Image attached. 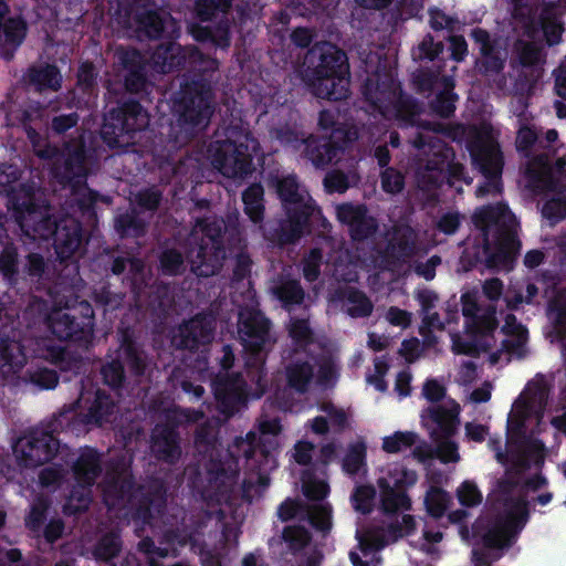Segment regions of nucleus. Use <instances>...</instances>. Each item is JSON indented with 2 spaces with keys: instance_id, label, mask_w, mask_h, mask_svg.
Returning <instances> with one entry per match:
<instances>
[{
  "instance_id": "53",
  "label": "nucleus",
  "mask_w": 566,
  "mask_h": 566,
  "mask_svg": "<svg viewBox=\"0 0 566 566\" xmlns=\"http://www.w3.org/2000/svg\"><path fill=\"white\" fill-rule=\"evenodd\" d=\"M455 96L450 92L442 94L436 105L437 112L442 116H449L454 109Z\"/></svg>"
},
{
  "instance_id": "4",
  "label": "nucleus",
  "mask_w": 566,
  "mask_h": 566,
  "mask_svg": "<svg viewBox=\"0 0 566 566\" xmlns=\"http://www.w3.org/2000/svg\"><path fill=\"white\" fill-rule=\"evenodd\" d=\"M462 312L467 317V329L463 335H452V349L455 354H480L491 347L495 323L491 314H479L478 295L475 292L462 296Z\"/></svg>"
},
{
  "instance_id": "3",
  "label": "nucleus",
  "mask_w": 566,
  "mask_h": 566,
  "mask_svg": "<svg viewBox=\"0 0 566 566\" xmlns=\"http://www.w3.org/2000/svg\"><path fill=\"white\" fill-rule=\"evenodd\" d=\"M531 182L534 187L545 189L542 207L543 218L554 224L566 218V159L556 160L555 167H549L544 159H538L527 169Z\"/></svg>"
},
{
  "instance_id": "23",
  "label": "nucleus",
  "mask_w": 566,
  "mask_h": 566,
  "mask_svg": "<svg viewBox=\"0 0 566 566\" xmlns=\"http://www.w3.org/2000/svg\"><path fill=\"white\" fill-rule=\"evenodd\" d=\"M52 504L51 497H35L24 517L25 528L35 536H39L48 517Z\"/></svg>"
},
{
  "instance_id": "43",
  "label": "nucleus",
  "mask_w": 566,
  "mask_h": 566,
  "mask_svg": "<svg viewBox=\"0 0 566 566\" xmlns=\"http://www.w3.org/2000/svg\"><path fill=\"white\" fill-rule=\"evenodd\" d=\"M277 296L286 304L301 302L303 292L296 282H287L276 290Z\"/></svg>"
},
{
  "instance_id": "47",
  "label": "nucleus",
  "mask_w": 566,
  "mask_h": 566,
  "mask_svg": "<svg viewBox=\"0 0 566 566\" xmlns=\"http://www.w3.org/2000/svg\"><path fill=\"white\" fill-rule=\"evenodd\" d=\"M436 452L437 457L444 463L457 462L460 459L457 446L451 441H441Z\"/></svg>"
},
{
  "instance_id": "42",
  "label": "nucleus",
  "mask_w": 566,
  "mask_h": 566,
  "mask_svg": "<svg viewBox=\"0 0 566 566\" xmlns=\"http://www.w3.org/2000/svg\"><path fill=\"white\" fill-rule=\"evenodd\" d=\"M66 502L62 505V512L69 516H78L90 510L95 497H65Z\"/></svg>"
},
{
  "instance_id": "62",
  "label": "nucleus",
  "mask_w": 566,
  "mask_h": 566,
  "mask_svg": "<svg viewBox=\"0 0 566 566\" xmlns=\"http://www.w3.org/2000/svg\"><path fill=\"white\" fill-rule=\"evenodd\" d=\"M452 19L447 17L442 11L440 10H431L430 11V24L434 29H443V28H451L452 25Z\"/></svg>"
},
{
  "instance_id": "41",
  "label": "nucleus",
  "mask_w": 566,
  "mask_h": 566,
  "mask_svg": "<svg viewBox=\"0 0 566 566\" xmlns=\"http://www.w3.org/2000/svg\"><path fill=\"white\" fill-rule=\"evenodd\" d=\"M97 553L99 557L106 560L116 558L120 553V545L116 536L111 533L103 536L97 544Z\"/></svg>"
},
{
  "instance_id": "17",
  "label": "nucleus",
  "mask_w": 566,
  "mask_h": 566,
  "mask_svg": "<svg viewBox=\"0 0 566 566\" xmlns=\"http://www.w3.org/2000/svg\"><path fill=\"white\" fill-rule=\"evenodd\" d=\"M336 212L338 220L350 227L356 239L366 237L374 229V220L366 217L361 207L342 205L337 207Z\"/></svg>"
},
{
  "instance_id": "39",
  "label": "nucleus",
  "mask_w": 566,
  "mask_h": 566,
  "mask_svg": "<svg viewBox=\"0 0 566 566\" xmlns=\"http://www.w3.org/2000/svg\"><path fill=\"white\" fill-rule=\"evenodd\" d=\"M286 375L290 386L301 391L305 389L310 381L312 377V369L306 364H295L289 367Z\"/></svg>"
},
{
  "instance_id": "56",
  "label": "nucleus",
  "mask_w": 566,
  "mask_h": 566,
  "mask_svg": "<svg viewBox=\"0 0 566 566\" xmlns=\"http://www.w3.org/2000/svg\"><path fill=\"white\" fill-rule=\"evenodd\" d=\"M321 260V254L317 251H313L306 259L304 264V275L308 281L317 279L318 272L317 266Z\"/></svg>"
},
{
  "instance_id": "45",
  "label": "nucleus",
  "mask_w": 566,
  "mask_h": 566,
  "mask_svg": "<svg viewBox=\"0 0 566 566\" xmlns=\"http://www.w3.org/2000/svg\"><path fill=\"white\" fill-rule=\"evenodd\" d=\"M216 397L222 402L226 401H239L242 398L243 391L241 385L232 384L229 388L226 385L217 384L214 387Z\"/></svg>"
},
{
  "instance_id": "12",
  "label": "nucleus",
  "mask_w": 566,
  "mask_h": 566,
  "mask_svg": "<svg viewBox=\"0 0 566 566\" xmlns=\"http://www.w3.org/2000/svg\"><path fill=\"white\" fill-rule=\"evenodd\" d=\"M412 510V497H379V511L389 521L387 530L395 538L411 536L417 530Z\"/></svg>"
},
{
  "instance_id": "6",
  "label": "nucleus",
  "mask_w": 566,
  "mask_h": 566,
  "mask_svg": "<svg viewBox=\"0 0 566 566\" xmlns=\"http://www.w3.org/2000/svg\"><path fill=\"white\" fill-rule=\"evenodd\" d=\"M321 51V63L310 80L313 92L322 98L340 99L348 90L345 55L331 44L324 45Z\"/></svg>"
},
{
  "instance_id": "34",
  "label": "nucleus",
  "mask_w": 566,
  "mask_h": 566,
  "mask_svg": "<svg viewBox=\"0 0 566 566\" xmlns=\"http://www.w3.org/2000/svg\"><path fill=\"white\" fill-rule=\"evenodd\" d=\"M416 442L413 432L398 431L382 439V450L387 453H397L407 450Z\"/></svg>"
},
{
  "instance_id": "1",
  "label": "nucleus",
  "mask_w": 566,
  "mask_h": 566,
  "mask_svg": "<svg viewBox=\"0 0 566 566\" xmlns=\"http://www.w3.org/2000/svg\"><path fill=\"white\" fill-rule=\"evenodd\" d=\"M461 509L449 511L453 497H423L427 513L434 520L447 515L448 524L458 525L462 541L481 545L489 551L509 549L521 536L531 517V504H548L553 497H485L484 506L470 527L468 510L482 504L483 497H457Z\"/></svg>"
},
{
  "instance_id": "22",
  "label": "nucleus",
  "mask_w": 566,
  "mask_h": 566,
  "mask_svg": "<svg viewBox=\"0 0 566 566\" xmlns=\"http://www.w3.org/2000/svg\"><path fill=\"white\" fill-rule=\"evenodd\" d=\"M98 472V457L93 449H86L82 452L74 468L73 476L78 484H92Z\"/></svg>"
},
{
  "instance_id": "7",
  "label": "nucleus",
  "mask_w": 566,
  "mask_h": 566,
  "mask_svg": "<svg viewBox=\"0 0 566 566\" xmlns=\"http://www.w3.org/2000/svg\"><path fill=\"white\" fill-rule=\"evenodd\" d=\"M223 221L214 220L210 223H198L192 232V240L202 239V243L189 253L192 271L200 276H210L221 268L224 253L221 251L218 237L221 233Z\"/></svg>"
},
{
  "instance_id": "9",
  "label": "nucleus",
  "mask_w": 566,
  "mask_h": 566,
  "mask_svg": "<svg viewBox=\"0 0 566 566\" xmlns=\"http://www.w3.org/2000/svg\"><path fill=\"white\" fill-rule=\"evenodd\" d=\"M277 192L289 214V223L292 229V233L283 239L284 242H289L301 235L303 223L313 213L314 208L307 192L293 176H287L279 181Z\"/></svg>"
},
{
  "instance_id": "37",
  "label": "nucleus",
  "mask_w": 566,
  "mask_h": 566,
  "mask_svg": "<svg viewBox=\"0 0 566 566\" xmlns=\"http://www.w3.org/2000/svg\"><path fill=\"white\" fill-rule=\"evenodd\" d=\"M302 483L305 495H327L331 491L329 484L322 473L307 472L304 474Z\"/></svg>"
},
{
  "instance_id": "28",
  "label": "nucleus",
  "mask_w": 566,
  "mask_h": 566,
  "mask_svg": "<svg viewBox=\"0 0 566 566\" xmlns=\"http://www.w3.org/2000/svg\"><path fill=\"white\" fill-rule=\"evenodd\" d=\"M153 450L160 458L174 460L179 454L175 434L171 431L163 432L156 429Z\"/></svg>"
},
{
  "instance_id": "5",
  "label": "nucleus",
  "mask_w": 566,
  "mask_h": 566,
  "mask_svg": "<svg viewBox=\"0 0 566 566\" xmlns=\"http://www.w3.org/2000/svg\"><path fill=\"white\" fill-rule=\"evenodd\" d=\"M258 143L243 132L231 130L229 139L217 142L210 149L212 165L226 177H242L250 170Z\"/></svg>"
},
{
  "instance_id": "55",
  "label": "nucleus",
  "mask_w": 566,
  "mask_h": 566,
  "mask_svg": "<svg viewBox=\"0 0 566 566\" xmlns=\"http://www.w3.org/2000/svg\"><path fill=\"white\" fill-rule=\"evenodd\" d=\"M181 262L180 254L175 251L165 252L161 256V266L168 273H176Z\"/></svg>"
},
{
  "instance_id": "57",
  "label": "nucleus",
  "mask_w": 566,
  "mask_h": 566,
  "mask_svg": "<svg viewBox=\"0 0 566 566\" xmlns=\"http://www.w3.org/2000/svg\"><path fill=\"white\" fill-rule=\"evenodd\" d=\"M314 447L308 442H298L294 448L293 458L300 464H306L312 458Z\"/></svg>"
},
{
  "instance_id": "52",
  "label": "nucleus",
  "mask_w": 566,
  "mask_h": 566,
  "mask_svg": "<svg viewBox=\"0 0 566 566\" xmlns=\"http://www.w3.org/2000/svg\"><path fill=\"white\" fill-rule=\"evenodd\" d=\"M388 366L382 359L375 361V376H368V382L373 384L379 391H385L387 388L386 382L382 380V376L386 374Z\"/></svg>"
},
{
  "instance_id": "46",
  "label": "nucleus",
  "mask_w": 566,
  "mask_h": 566,
  "mask_svg": "<svg viewBox=\"0 0 566 566\" xmlns=\"http://www.w3.org/2000/svg\"><path fill=\"white\" fill-rule=\"evenodd\" d=\"M385 317L388 323L401 328L408 327L411 322V314L398 307H390Z\"/></svg>"
},
{
  "instance_id": "14",
  "label": "nucleus",
  "mask_w": 566,
  "mask_h": 566,
  "mask_svg": "<svg viewBox=\"0 0 566 566\" xmlns=\"http://www.w3.org/2000/svg\"><path fill=\"white\" fill-rule=\"evenodd\" d=\"M39 214L33 210H28L22 217L21 227L29 234V228L33 227L34 235L41 238H48L53 232L57 235V241L61 243L64 233L59 228L54 229L55 223L51 219L41 220L38 222ZM80 233L77 227H74L72 235L65 241L63 245H59V254L62 258H67L72 254L80 245Z\"/></svg>"
},
{
  "instance_id": "61",
  "label": "nucleus",
  "mask_w": 566,
  "mask_h": 566,
  "mask_svg": "<svg viewBox=\"0 0 566 566\" xmlns=\"http://www.w3.org/2000/svg\"><path fill=\"white\" fill-rule=\"evenodd\" d=\"M377 497H350L352 506L356 512H361L363 514L371 513Z\"/></svg>"
},
{
  "instance_id": "51",
  "label": "nucleus",
  "mask_w": 566,
  "mask_h": 566,
  "mask_svg": "<svg viewBox=\"0 0 566 566\" xmlns=\"http://www.w3.org/2000/svg\"><path fill=\"white\" fill-rule=\"evenodd\" d=\"M382 187L387 192L395 193L402 188V177L395 170H386L382 174Z\"/></svg>"
},
{
  "instance_id": "64",
  "label": "nucleus",
  "mask_w": 566,
  "mask_h": 566,
  "mask_svg": "<svg viewBox=\"0 0 566 566\" xmlns=\"http://www.w3.org/2000/svg\"><path fill=\"white\" fill-rule=\"evenodd\" d=\"M492 386L489 382L483 384L478 389L473 390L470 395V401L472 402H485L491 398Z\"/></svg>"
},
{
  "instance_id": "38",
  "label": "nucleus",
  "mask_w": 566,
  "mask_h": 566,
  "mask_svg": "<svg viewBox=\"0 0 566 566\" xmlns=\"http://www.w3.org/2000/svg\"><path fill=\"white\" fill-rule=\"evenodd\" d=\"M114 410L113 403L109 401L108 396L97 392L94 407L88 415V422L102 424L108 421Z\"/></svg>"
},
{
  "instance_id": "15",
  "label": "nucleus",
  "mask_w": 566,
  "mask_h": 566,
  "mask_svg": "<svg viewBox=\"0 0 566 566\" xmlns=\"http://www.w3.org/2000/svg\"><path fill=\"white\" fill-rule=\"evenodd\" d=\"M268 331L269 323L261 314H240L239 333L245 346L251 348V350L261 349L266 342Z\"/></svg>"
},
{
  "instance_id": "49",
  "label": "nucleus",
  "mask_w": 566,
  "mask_h": 566,
  "mask_svg": "<svg viewBox=\"0 0 566 566\" xmlns=\"http://www.w3.org/2000/svg\"><path fill=\"white\" fill-rule=\"evenodd\" d=\"M325 187L329 192H344L347 187L346 177L338 171L328 174L325 178Z\"/></svg>"
},
{
  "instance_id": "44",
  "label": "nucleus",
  "mask_w": 566,
  "mask_h": 566,
  "mask_svg": "<svg viewBox=\"0 0 566 566\" xmlns=\"http://www.w3.org/2000/svg\"><path fill=\"white\" fill-rule=\"evenodd\" d=\"M41 532H43L45 542L52 545L63 536L65 523L60 517L51 518Z\"/></svg>"
},
{
  "instance_id": "32",
  "label": "nucleus",
  "mask_w": 566,
  "mask_h": 566,
  "mask_svg": "<svg viewBox=\"0 0 566 566\" xmlns=\"http://www.w3.org/2000/svg\"><path fill=\"white\" fill-rule=\"evenodd\" d=\"M263 188L260 185L251 186L243 193V202L245 212L253 222H258L262 218L263 203H262Z\"/></svg>"
},
{
  "instance_id": "58",
  "label": "nucleus",
  "mask_w": 566,
  "mask_h": 566,
  "mask_svg": "<svg viewBox=\"0 0 566 566\" xmlns=\"http://www.w3.org/2000/svg\"><path fill=\"white\" fill-rule=\"evenodd\" d=\"M460 224V218L458 216V213H448V214H444L439 223H438V228L447 233V234H451L453 233L457 228L459 227Z\"/></svg>"
},
{
  "instance_id": "54",
  "label": "nucleus",
  "mask_w": 566,
  "mask_h": 566,
  "mask_svg": "<svg viewBox=\"0 0 566 566\" xmlns=\"http://www.w3.org/2000/svg\"><path fill=\"white\" fill-rule=\"evenodd\" d=\"M103 376L105 381L111 386H116L120 382L123 370L118 363H112L103 368Z\"/></svg>"
},
{
  "instance_id": "60",
  "label": "nucleus",
  "mask_w": 566,
  "mask_h": 566,
  "mask_svg": "<svg viewBox=\"0 0 566 566\" xmlns=\"http://www.w3.org/2000/svg\"><path fill=\"white\" fill-rule=\"evenodd\" d=\"M444 395V388L434 380H429L423 386V396L431 401L439 400Z\"/></svg>"
},
{
  "instance_id": "13",
  "label": "nucleus",
  "mask_w": 566,
  "mask_h": 566,
  "mask_svg": "<svg viewBox=\"0 0 566 566\" xmlns=\"http://www.w3.org/2000/svg\"><path fill=\"white\" fill-rule=\"evenodd\" d=\"M460 406L453 401H446L441 407L429 408L421 416L423 426L432 437H448L459 424Z\"/></svg>"
},
{
  "instance_id": "27",
  "label": "nucleus",
  "mask_w": 566,
  "mask_h": 566,
  "mask_svg": "<svg viewBox=\"0 0 566 566\" xmlns=\"http://www.w3.org/2000/svg\"><path fill=\"white\" fill-rule=\"evenodd\" d=\"M2 371L9 373L10 370L15 371L21 368L25 363V355L22 346L17 340H10L4 343L0 347Z\"/></svg>"
},
{
  "instance_id": "2",
  "label": "nucleus",
  "mask_w": 566,
  "mask_h": 566,
  "mask_svg": "<svg viewBox=\"0 0 566 566\" xmlns=\"http://www.w3.org/2000/svg\"><path fill=\"white\" fill-rule=\"evenodd\" d=\"M535 403L536 399L528 390L514 402L507 421V444L511 453L515 450L523 453V462L538 464L544 459L545 450L534 437L541 419Z\"/></svg>"
},
{
  "instance_id": "36",
  "label": "nucleus",
  "mask_w": 566,
  "mask_h": 566,
  "mask_svg": "<svg viewBox=\"0 0 566 566\" xmlns=\"http://www.w3.org/2000/svg\"><path fill=\"white\" fill-rule=\"evenodd\" d=\"M344 306L352 316L369 315L373 308L371 303L361 293L352 290L347 291Z\"/></svg>"
},
{
  "instance_id": "8",
  "label": "nucleus",
  "mask_w": 566,
  "mask_h": 566,
  "mask_svg": "<svg viewBox=\"0 0 566 566\" xmlns=\"http://www.w3.org/2000/svg\"><path fill=\"white\" fill-rule=\"evenodd\" d=\"M472 156L489 179L485 186L479 187L476 193L482 197L489 192L500 191L499 175L502 169V158L495 142V134L490 124H483L476 132L472 146Z\"/></svg>"
},
{
  "instance_id": "48",
  "label": "nucleus",
  "mask_w": 566,
  "mask_h": 566,
  "mask_svg": "<svg viewBox=\"0 0 566 566\" xmlns=\"http://www.w3.org/2000/svg\"><path fill=\"white\" fill-rule=\"evenodd\" d=\"M31 381L35 384L41 389H51L54 388L57 384V377L54 371L43 369L35 373L31 377Z\"/></svg>"
},
{
  "instance_id": "63",
  "label": "nucleus",
  "mask_w": 566,
  "mask_h": 566,
  "mask_svg": "<svg viewBox=\"0 0 566 566\" xmlns=\"http://www.w3.org/2000/svg\"><path fill=\"white\" fill-rule=\"evenodd\" d=\"M543 31L548 44H555L560 39L563 28L559 23L549 22L543 25Z\"/></svg>"
},
{
  "instance_id": "33",
  "label": "nucleus",
  "mask_w": 566,
  "mask_h": 566,
  "mask_svg": "<svg viewBox=\"0 0 566 566\" xmlns=\"http://www.w3.org/2000/svg\"><path fill=\"white\" fill-rule=\"evenodd\" d=\"M473 38L480 43L481 53L484 55L485 64L492 70H499L502 67L503 54L499 51H494L489 43V35L483 30H474L472 32Z\"/></svg>"
},
{
  "instance_id": "40",
  "label": "nucleus",
  "mask_w": 566,
  "mask_h": 566,
  "mask_svg": "<svg viewBox=\"0 0 566 566\" xmlns=\"http://www.w3.org/2000/svg\"><path fill=\"white\" fill-rule=\"evenodd\" d=\"M33 80L43 87L56 90L60 85L61 76L56 67L49 65L35 71Z\"/></svg>"
},
{
  "instance_id": "50",
  "label": "nucleus",
  "mask_w": 566,
  "mask_h": 566,
  "mask_svg": "<svg viewBox=\"0 0 566 566\" xmlns=\"http://www.w3.org/2000/svg\"><path fill=\"white\" fill-rule=\"evenodd\" d=\"M40 484L46 488L60 485L63 481L61 470L55 467L43 469L39 475Z\"/></svg>"
},
{
  "instance_id": "21",
  "label": "nucleus",
  "mask_w": 566,
  "mask_h": 566,
  "mask_svg": "<svg viewBox=\"0 0 566 566\" xmlns=\"http://www.w3.org/2000/svg\"><path fill=\"white\" fill-rule=\"evenodd\" d=\"M206 319L196 318L179 328L181 339L174 337L177 346L192 347L196 343H205L209 340L210 329Z\"/></svg>"
},
{
  "instance_id": "26",
  "label": "nucleus",
  "mask_w": 566,
  "mask_h": 566,
  "mask_svg": "<svg viewBox=\"0 0 566 566\" xmlns=\"http://www.w3.org/2000/svg\"><path fill=\"white\" fill-rule=\"evenodd\" d=\"M366 446L364 442L358 441L353 443L342 462L343 471L346 474L354 475L366 471Z\"/></svg>"
},
{
  "instance_id": "30",
  "label": "nucleus",
  "mask_w": 566,
  "mask_h": 566,
  "mask_svg": "<svg viewBox=\"0 0 566 566\" xmlns=\"http://www.w3.org/2000/svg\"><path fill=\"white\" fill-rule=\"evenodd\" d=\"M301 146L316 166L328 164L335 156V150L326 142L310 139L302 143Z\"/></svg>"
},
{
  "instance_id": "31",
  "label": "nucleus",
  "mask_w": 566,
  "mask_h": 566,
  "mask_svg": "<svg viewBox=\"0 0 566 566\" xmlns=\"http://www.w3.org/2000/svg\"><path fill=\"white\" fill-rule=\"evenodd\" d=\"M282 538L287 544L291 552L297 553L308 545L311 534L304 526L289 525L284 527Z\"/></svg>"
},
{
  "instance_id": "59",
  "label": "nucleus",
  "mask_w": 566,
  "mask_h": 566,
  "mask_svg": "<svg viewBox=\"0 0 566 566\" xmlns=\"http://www.w3.org/2000/svg\"><path fill=\"white\" fill-rule=\"evenodd\" d=\"M411 376L408 371H401L397 375L395 390L400 397H406L410 394Z\"/></svg>"
},
{
  "instance_id": "10",
  "label": "nucleus",
  "mask_w": 566,
  "mask_h": 566,
  "mask_svg": "<svg viewBox=\"0 0 566 566\" xmlns=\"http://www.w3.org/2000/svg\"><path fill=\"white\" fill-rule=\"evenodd\" d=\"M49 326L60 339L86 340L93 332L92 310L88 304L55 310L49 317Z\"/></svg>"
},
{
  "instance_id": "16",
  "label": "nucleus",
  "mask_w": 566,
  "mask_h": 566,
  "mask_svg": "<svg viewBox=\"0 0 566 566\" xmlns=\"http://www.w3.org/2000/svg\"><path fill=\"white\" fill-rule=\"evenodd\" d=\"M473 219L475 226L481 228L486 237L491 233L497 234L502 229H511L515 223L513 214L502 205L481 209L475 212Z\"/></svg>"
},
{
  "instance_id": "35",
  "label": "nucleus",
  "mask_w": 566,
  "mask_h": 566,
  "mask_svg": "<svg viewBox=\"0 0 566 566\" xmlns=\"http://www.w3.org/2000/svg\"><path fill=\"white\" fill-rule=\"evenodd\" d=\"M315 530L326 533L331 530V506L310 503V515L304 517Z\"/></svg>"
},
{
  "instance_id": "29",
  "label": "nucleus",
  "mask_w": 566,
  "mask_h": 566,
  "mask_svg": "<svg viewBox=\"0 0 566 566\" xmlns=\"http://www.w3.org/2000/svg\"><path fill=\"white\" fill-rule=\"evenodd\" d=\"M545 484V480L536 478L534 481H527L523 485H518L514 475L507 472L494 489L495 493H511V492H535L541 490V485Z\"/></svg>"
},
{
  "instance_id": "11",
  "label": "nucleus",
  "mask_w": 566,
  "mask_h": 566,
  "mask_svg": "<svg viewBox=\"0 0 566 566\" xmlns=\"http://www.w3.org/2000/svg\"><path fill=\"white\" fill-rule=\"evenodd\" d=\"M57 441L52 434L32 431L18 439L13 452L21 465L31 468L51 459L57 450Z\"/></svg>"
},
{
  "instance_id": "20",
  "label": "nucleus",
  "mask_w": 566,
  "mask_h": 566,
  "mask_svg": "<svg viewBox=\"0 0 566 566\" xmlns=\"http://www.w3.org/2000/svg\"><path fill=\"white\" fill-rule=\"evenodd\" d=\"M324 416L316 417L312 422V430L315 433L323 434L328 429L344 428L348 422V415L332 405H324L322 408Z\"/></svg>"
},
{
  "instance_id": "24",
  "label": "nucleus",
  "mask_w": 566,
  "mask_h": 566,
  "mask_svg": "<svg viewBox=\"0 0 566 566\" xmlns=\"http://www.w3.org/2000/svg\"><path fill=\"white\" fill-rule=\"evenodd\" d=\"M502 331L506 335V338L502 340V346L510 354L518 353L520 348L526 342V329L516 323L514 316L507 315Z\"/></svg>"
},
{
  "instance_id": "19",
  "label": "nucleus",
  "mask_w": 566,
  "mask_h": 566,
  "mask_svg": "<svg viewBox=\"0 0 566 566\" xmlns=\"http://www.w3.org/2000/svg\"><path fill=\"white\" fill-rule=\"evenodd\" d=\"M139 502L136 509L132 512L133 521L137 525L153 527L156 522V515L154 507L157 509V513L161 516V511L167 505L168 497H138Z\"/></svg>"
},
{
  "instance_id": "25",
  "label": "nucleus",
  "mask_w": 566,
  "mask_h": 566,
  "mask_svg": "<svg viewBox=\"0 0 566 566\" xmlns=\"http://www.w3.org/2000/svg\"><path fill=\"white\" fill-rule=\"evenodd\" d=\"M310 515V503L301 497H286L279 507H276V516L282 522H289L293 518L304 521Z\"/></svg>"
},
{
  "instance_id": "18",
  "label": "nucleus",
  "mask_w": 566,
  "mask_h": 566,
  "mask_svg": "<svg viewBox=\"0 0 566 566\" xmlns=\"http://www.w3.org/2000/svg\"><path fill=\"white\" fill-rule=\"evenodd\" d=\"M416 482L413 471L406 470L400 464H395L379 479V485L386 493L399 495L407 486Z\"/></svg>"
}]
</instances>
